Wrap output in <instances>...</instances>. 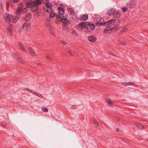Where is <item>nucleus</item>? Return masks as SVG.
Instances as JSON below:
<instances>
[{
    "label": "nucleus",
    "instance_id": "44",
    "mask_svg": "<svg viewBox=\"0 0 148 148\" xmlns=\"http://www.w3.org/2000/svg\"><path fill=\"white\" fill-rule=\"evenodd\" d=\"M76 106H75L73 105L72 106V107H71V109H75L76 108Z\"/></svg>",
    "mask_w": 148,
    "mask_h": 148
},
{
    "label": "nucleus",
    "instance_id": "6",
    "mask_svg": "<svg viewBox=\"0 0 148 148\" xmlns=\"http://www.w3.org/2000/svg\"><path fill=\"white\" fill-rule=\"evenodd\" d=\"M13 28L12 25L11 24H10L7 27L8 33L10 34V36H11L12 34Z\"/></svg>",
    "mask_w": 148,
    "mask_h": 148
},
{
    "label": "nucleus",
    "instance_id": "28",
    "mask_svg": "<svg viewBox=\"0 0 148 148\" xmlns=\"http://www.w3.org/2000/svg\"><path fill=\"white\" fill-rule=\"evenodd\" d=\"M41 110L42 111L44 112H47L49 110L48 108L45 107H42L41 108Z\"/></svg>",
    "mask_w": 148,
    "mask_h": 148
},
{
    "label": "nucleus",
    "instance_id": "39",
    "mask_svg": "<svg viewBox=\"0 0 148 148\" xmlns=\"http://www.w3.org/2000/svg\"><path fill=\"white\" fill-rule=\"evenodd\" d=\"M120 43L123 45H125L126 44L125 42L123 41H120Z\"/></svg>",
    "mask_w": 148,
    "mask_h": 148
},
{
    "label": "nucleus",
    "instance_id": "33",
    "mask_svg": "<svg viewBox=\"0 0 148 148\" xmlns=\"http://www.w3.org/2000/svg\"><path fill=\"white\" fill-rule=\"evenodd\" d=\"M46 58L47 59L49 60V61H51V58L49 55L48 54L46 56Z\"/></svg>",
    "mask_w": 148,
    "mask_h": 148
},
{
    "label": "nucleus",
    "instance_id": "51",
    "mask_svg": "<svg viewBox=\"0 0 148 148\" xmlns=\"http://www.w3.org/2000/svg\"><path fill=\"white\" fill-rule=\"evenodd\" d=\"M85 32H88L89 31H88V30H86V31H85Z\"/></svg>",
    "mask_w": 148,
    "mask_h": 148
},
{
    "label": "nucleus",
    "instance_id": "12",
    "mask_svg": "<svg viewBox=\"0 0 148 148\" xmlns=\"http://www.w3.org/2000/svg\"><path fill=\"white\" fill-rule=\"evenodd\" d=\"M61 21L63 23V25H69L70 23L69 21L65 18H62L61 20Z\"/></svg>",
    "mask_w": 148,
    "mask_h": 148
},
{
    "label": "nucleus",
    "instance_id": "1",
    "mask_svg": "<svg viewBox=\"0 0 148 148\" xmlns=\"http://www.w3.org/2000/svg\"><path fill=\"white\" fill-rule=\"evenodd\" d=\"M42 0H32L26 2L25 4L27 8H31V10L33 12H35L38 10V5H40L42 3Z\"/></svg>",
    "mask_w": 148,
    "mask_h": 148
},
{
    "label": "nucleus",
    "instance_id": "9",
    "mask_svg": "<svg viewBox=\"0 0 148 148\" xmlns=\"http://www.w3.org/2000/svg\"><path fill=\"white\" fill-rule=\"evenodd\" d=\"M32 17V16L30 14H27L25 17H22V19L23 20H25L28 21L30 20Z\"/></svg>",
    "mask_w": 148,
    "mask_h": 148
},
{
    "label": "nucleus",
    "instance_id": "50",
    "mask_svg": "<svg viewBox=\"0 0 148 148\" xmlns=\"http://www.w3.org/2000/svg\"><path fill=\"white\" fill-rule=\"evenodd\" d=\"M110 54V55H112V56H115L113 54V53H111Z\"/></svg>",
    "mask_w": 148,
    "mask_h": 148
},
{
    "label": "nucleus",
    "instance_id": "8",
    "mask_svg": "<svg viewBox=\"0 0 148 148\" xmlns=\"http://www.w3.org/2000/svg\"><path fill=\"white\" fill-rule=\"evenodd\" d=\"M23 4H20L19 5L18 8L16 12V14L17 15H19L21 12L22 8L23 7Z\"/></svg>",
    "mask_w": 148,
    "mask_h": 148
},
{
    "label": "nucleus",
    "instance_id": "34",
    "mask_svg": "<svg viewBox=\"0 0 148 148\" xmlns=\"http://www.w3.org/2000/svg\"><path fill=\"white\" fill-rule=\"evenodd\" d=\"M128 30L127 29H122L121 31V34L122 32H126Z\"/></svg>",
    "mask_w": 148,
    "mask_h": 148
},
{
    "label": "nucleus",
    "instance_id": "48",
    "mask_svg": "<svg viewBox=\"0 0 148 148\" xmlns=\"http://www.w3.org/2000/svg\"><path fill=\"white\" fill-rule=\"evenodd\" d=\"M63 5V4L62 3H60V6L61 7Z\"/></svg>",
    "mask_w": 148,
    "mask_h": 148
},
{
    "label": "nucleus",
    "instance_id": "19",
    "mask_svg": "<svg viewBox=\"0 0 148 148\" xmlns=\"http://www.w3.org/2000/svg\"><path fill=\"white\" fill-rule=\"evenodd\" d=\"M101 17L100 15H95L94 18V20L97 22H99L101 20Z\"/></svg>",
    "mask_w": 148,
    "mask_h": 148
},
{
    "label": "nucleus",
    "instance_id": "3",
    "mask_svg": "<svg viewBox=\"0 0 148 148\" xmlns=\"http://www.w3.org/2000/svg\"><path fill=\"white\" fill-rule=\"evenodd\" d=\"M119 21L115 19H110L108 21V25H110L113 28L119 26Z\"/></svg>",
    "mask_w": 148,
    "mask_h": 148
},
{
    "label": "nucleus",
    "instance_id": "27",
    "mask_svg": "<svg viewBox=\"0 0 148 148\" xmlns=\"http://www.w3.org/2000/svg\"><path fill=\"white\" fill-rule=\"evenodd\" d=\"M16 60L17 61L21 63L24 64V61L21 58L18 57L16 58Z\"/></svg>",
    "mask_w": 148,
    "mask_h": 148
},
{
    "label": "nucleus",
    "instance_id": "23",
    "mask_svg": "<svg viewBox=\"0 0 148 148\" xmlns=\"http://www.w3.org/2000/svg\"><path fill=\"white\" fill-rule=\"evenodd\" d=\"M119 16V12L115 10V12H114V13L113 16L115 18H116L118 17Z\"/></svg>",
    "mask_w": 148,
    "mask_h": 148
},
{
    "label": "nucleus",
    "instance_id": "16",
    "mask_svg": "<svg viewBox=\"0 0 148 148\" xmlns=\"http://www.w3.org/2000/svg\"><path fill=\"white\" fill-rule=\"evenodd\" d=\"M18 45L19 47L20 48L21 50L23 51V52H26V51L25 49L24 48V47L22 43L20 42H18Z\"/></svg>",
    "mask_w": 148,
    "mask_h": 148
},
{
    "label": "nucleus",
    "instance_id": "42",
    "mask_svg": "<svg viewBox=\"0 0 148 148\" xmlns=\"http://www.w3.org/2000/svg\"><path fill=\"white\" fill-rule=\"evenodd\" d=\"M61 42L62 43H63L64 44H67V42H66L65 41H63V40L61 41Z\"/></svg>",
    "mask_w": 148,
    "mask_h": 148
},
{
    "label": "nucleus",
    "instance_id": "38",
    "mask_svg": "<svg viewBox=\"0 0 148 148\" xmlns=\"http://www.w3.org/2000/svg\"><path fill=\"white\" fill-rule=\"evenodd\" d=\"M121 9L123 12H125L127 10V9L125 8H122Z\"/></svg>",
    "mask_w": 148,
    "mask_h": 148
},
{
    "label": "nucleus",
    "instance_id": "13",
    "mask_svg": "<svg viewBox=\"0 0 148 148\" xmlns=\"http://www.w3.org/2000/svg\"><path fill=\"white\" fill-rule=\"evenodd\" d=\"M30 25L27 22L25 23L22 25V28L25 29H27L29 28Z\"/></svg>",
    "mask_w": 148,
    "mask_h": 148
},
{
    "label": "nucleus",
    "instance_id": "40",
    "mask_svg": "<svg viewBox=\"0 0 148 148\" xmlns=\"http://www.w3.org/2000/svg\"><path fill=\"white\" fill-rule=\"evenodd\" d=\"M21 11L23 13H24L25 12H26L27 11H26V9L25 8V10H21Z\"/></svg>",
    "mask_w": 148,
    "mask_h": 148
},
{
    "label": "nucleus",
    "instance_id": "47",
    "mask_svg": "<svg viewBox=\"0 0 148 148\" xmlns=\"http://www.w3.org/2000/svg\"><path fill=\"white\" fill-rule=\"evenodd\" d=\"M51 34L52 35H53L54 36H55V34L54 32H52L51 33Z\"/></svg>",
    "mask_w": 148,
    "mask_h": 148
},
{
    "label": "nucleus",
    "instance_id": "24",
    "mask_svg": "<svg viewBox=\"0 0 148 148\" xmlns=\"http://www.w3.org/2000/svg\"><path fill=\"white\" fill-rule=\"evenodd\" d=\"M88 25L91 30H93L95 29V26L93 23L90 24L88 23Z\"/></svg>",
    "mask_w": 148,
    "mask_h": 148
},
{
    "label": "nucleus",
    "instance_id": "11",
    "mask_svg": "<svg viewBox=\"0 0 148 148\" xmlns=\"http://www.w3.org/2000/svg\"><path fill=\"white\" fill-rule=\"evenodd\" d=\"M95 25L97 26H101L102 25H108V21L104 22H97L96 23Z\"/></svg>",
    "mask_w": 148,
    "mask_h": 148
},
{
    "label": "nucleus",
    "instance_id": "30",
    "mask_svg": "<svg viewBox=\"0 0 148 148\" xmlns=\"http://www.w3.org/2000/svg\"><path fill=\"white\" fill-rule=\"evenodd\" d=\"M24 89L25 90H26L29 91V92H30L32 94H33L34 93V91L32 90L31 89H29L28 88H25Z\"/></svg>",
    "mask_w": 148,
    "mask_h": 148
},
{
    "label": "nucleus",
    "instance_id": "29",
    "mask_svg": "<svg viewBox=\"0 0 148 148\" xmlns=\"http://www.w3.org/2000/svg\"><path fill=\"white\" fill-rule=\"evenodd\" d=\"M136 126L139 129H141L143 128V125L140 124H137L136 125Z\"/></svg>",
    "mask_w": 148,
    "mask_h": 148
},
{
    "label": "nucleus",
    "instance_id": "35",
    "mask_svg": "<svg viewBox=\"0 0 148 148\" xmlns=\"http://www.w3.org/2000/svg\"><path fill=\"white\" fill-rule=\"evenodd\" d=\"M45 25L47 27H49L50 26V24L48 22H46L45 23Z\"/></svg>",
    "mask_w": 148,
    "mask_h": 148
},
{
    "label": "nucleus",
    "instance_id": "41",
    "mask_svg": "<svg viewBox=\"0 0 148 148\" xmlns=\"http://www.w3.org/2000/svg\"><path fill=\"white\" fill-rule=\"evenodd\" d=\"M2 124L3 126H5L6 125L7 123L5 122H3L2 123Z\"/></svg>",
    "mask_w": 148,
    "mask_h": 148
},
{
    "label": "nucleus",
    "instance_id": "2",
    "mask_svg": "<svg viewBox=\"0 0 148 148\" xmlns=\"http://www.w3.org/2000/svg\"><path fill=\"white\" fill-rule=\"evenodd\" d=\"M19 18V16L16 17L7 13H5L4 16V19L6 22H13L16 23Z\"/></svg>",
    "mask_w": 148,
    "mask_h": 148
},
{
    "label": "nucleus",
    "instance_id": "7",
    "mask_svg": "<svg viewBox=\"0 0 148 148\" xmlns=\"http://www.w3.org/2000/svg\"><path fill=\"white\" fill-rule=\"evenodd\" d=\"M127 6L130 8H132L135 6V2L133 0H130L127 3Z\"/></svg>",
    "mask_w": 148,
    "mask_h": 148
},
{
    "label": "nucleus",
    "instance_id": "46",
    "mask_svg": "<svg viewBox=\"0 0 148 148\" xmlns=\"http://www.w3.org/2000/svg\"><path fill=\"white\" fill-rule=\"evenodd\" d=\"M56 18L57 19H58L60 18V16L59 15H57Z\"/></svg>",
    "mask_w": 148,
    "mask_h": 148
},
{
    "label": "nucleus",
    "instance_id": "22",
    "mask_svg": "<svg viewBox=\"0 0 148 148\" xmlns=\"http://www.w3.org/2000/svg\"><path fill=\"white\" fill-rule=\"evenodd\" d=\"M68 12L71 15H73L75 14V12L74 10L71 8H69L68 9Z\"/></svg>",
    "mask_w": 148,
    "mask_h": 148
},
{
    "label": "nucleus",
    "instance_id": "54",
    "mask_svg": "<svg viewBox=\"0 0 148 148\" xmlns=\"http://www.w3.org/2000/svg\"><path fill=\"white\" fill-rule=\"evenodd\" d=\"M2 37V36L1 35H0V38Z\"/></svg>",
    "mask_w": 148,
    "mask_h": 148
},
{
    "label": "nucleus",
    "instance_id": "37",
    "mask_svg": "<svg viewBox=\"0 0 148 148\" xmlns=\"http://www.w3.org/2000/svg\"><path fill=\"white\" fill-rule=\"evenodd\" d=\"M132 86H135L136 87H137V88H141V86L138 85L136 84H135V85H132Z\"/></svg>",
    "mask_w": 148,
    "mask_h": 148
},
{
    "label": "nucleus",
    "instance_id": "43",
    "mask_svg": "<svg viewBox=\"0 0 148 148\" xmlns=\"http://www.w3.org/2000/svg\"><path fill=\"white\" fill-rule=\"evenodd\" d=\"M72 34H76V32L74 30H73L72 32Z\"/></svg>",
    "mask_w": 148,
    "mask_h": 148
},
{
    "label": "nucleus",
    "instance_id": "26",
    "mask_svg": "<svg viewBox=\"0 0 148 148\" xmlns=\"http://www.w3.org/2000/svg\"><path fill=\"white\" fill-rule=\"evenodd\" d=\"M55 15L56 14L52 11L50 14L49 17L50 18H53L55 16Z\"/></svg>",
    "mask_w": 148,
    "mask_h": 148
},
{
    "label": "nucleus",
    "instance_id": "4",
    "mask_svg": "<svg viewBox=\"0 0 148 148\" xmlns=\"http://www.w3.org/2000/svg\"><path fill=\"white\" fill-rule=\"evenodd\" d=\"M52 4L51 3H47L43 7V9L44 11L49 12L52 10Z\"/></svg>",
    "mask_w": 148,
    "mask_h": 148
},
{
    "label": "nucleus",
    "instance_id": "18",
    "mask_svg": "<svg viewBox=\"0 0 148 148\" xmlns=\"http://www.w3.org/2000/svg\"><path fill=\"white\" fill-rule=\"evenodd\" d=\"M115 10L114 9H112L109 10L108 12V14L109 16H113L114 13L115 12Z\"/></svg>",
    "mask_w": 148,
    "mask_h": 148
},
{
    "label": "nucleus",
    "instance_id": "52",
    "mask_svg": "<svg viewBox=\"0 0 148 148\" xmlns=\"http://www.w3.org/2000/svg\"><path fill=\"white\" fill-rule=\"evenodd\" d=\"M116 130L118 132L119 131L118 128H116Z\"/></svg>",
    "mask_w": 148,
    "mask_h": 148
},
{
    "label": "nucleus",
    "instance_id": "14",
    "mask_svg": "<svg viewBox=\"0 0 148 148\" xmlns=\"http://www.w3.org/2000/svg\"><path fill=\"white\" fill-rule=\"evenodd\" d=\"M121 85H123L124 86H132L134 85L135 83L133 82H122L121 83Z\"/></svg>",
    "mask_w": 148,
    "mask_h": 148
},
{
    "label": "nucleus",
    "instance_id": "20",
    "mask_svg": "<svg viewBox=\"0 0 148 148\" xmlns=\"http://www.w3.org/2000/svg\"><path fill=\"white\" fill-rule=\"evenodd\" d=\"M58 11L59 14L61 15H63L64 14V11L63 9L60 8H58Z\"/></svg>",
    "mask_w": 148,
    "mask_h": 148
},
{
    "label": "nucleus",
    "instance_id": "32",
    "mask_svg": "<svg viewBox=\"0 0 148 148\" xmlns=\"http://www.w3.org/2000/svg\"><path fill=\"white\" fill-rule=\"evenodd\" d=\"M63 27L64 30H66L68 32V28L66 25H63Z\"/></svg>",
    "mask_w": 148,
    "mask_h": 148
},
{
    "label": "nucleus",
    "instance_id": "49",
    "mask_svg": "<svg viewBox=\"0 0 148 148\" xmlns=\"http://www.w3.org/2000/svg\"><path fill=\"white\" fill-rule=\"evenodd\" d=\"M36 64H38V65H40L41 64H40V63H38H38H36Z\"/></svg>",
    "mask_w": 148,
    "mask_h": 148
},
{
    "label": "nucleus",
    "instance_id": "10",
    "mask_svg": "<svg viewBox=\"0 0 148 148\" xmlns=\"http://www.w3.org/2000/svg\"><path fill=\"white\" fill-rule=\"evenodd\" d=\"M112 28H113V27H110L109 26H107L105 28L104 33L106 34H108L110 33L112 31Z\"/></svg>",
    "mask_w": 148,
    "mask_h": 148
},
{
    "label": "nucleus",
    "instance_id": "55",
    "mask_svg": "<svg viewBox=\"0 0 148 148\" xmlns=\"http://www.w3.org/2000/svg\"><path fill=\"white\" fill-rule=\"evenodd\" d=\"M46 1H50V0H46Z\"/></svg>",
    "mask_w": 148,
    "mask_h": 148
},
{
    "label": "nucleus",
    "instance_id": "25",
    "mask_svg": "<svg viewBox=\"0 0 148 148\" xmlns=\"http://www.w3.org/2000/svg\"><path fill=\"white\" fill-rule=\"evenodd\" d=\"M33 94L34 95H36V96H37L40 98H43V97L42 95L41 94H39L35 91H34V93Z\"/></svg>",
    "mask_w": 148,
    "mask_h": 148
},
{
    "label": "nucleus",
    "instance_id": "45",
    "mask_svg": "<svg viewBox=\"0 0 148 148\" xmlns=\"http://www.w3.org/2000/svg\"><path fill=\"white\" fill-rule=\"evenodd\" d=\"M108 104L110 105L111 106V105H112V102L111 101H108Z\"/></svg>",
    "mask_w": 148,
    "mask_h": 148
},
{
    "label": "nucleus",
    "instance_id": "17",
    "mask_svg": "<svg viewBox=\"0 0 148 148\" xmlns=\"http://www.w3.org/2000/svg\"><path fill=\"white\" fill-rule=\"evenodd\" d=\"M80 18L82 20H86L88 18V15L84 14L80 16Z\"/></svg>",
    "mask_w": 148,
    "mask_h": 148
},
{
    "label": "nucleus",
    "instance_id": "53",
    "mask_svg": "<svg viewBox=\"0 0 148 148\" xmlns=\"http://www.w3.org/2000/svg\"><path fill=\"white\" fill-rule=\"evenodd\" d=\"M1 8H2L3 6H2V4H1Z\"/></svg>",
    "mask_w": 148,
    "mask_h": 148
},
{
    "label": "nucleus",
    "instance_id": "31",
    "mask_svg": "<svg viewBox=\"0 0 148 148\" xmlns=\"http://www.w3.org/2000/svg\"><path fill=\"white\" fill-rule=\"evenodd\" d=\"M93 122L94 123L95 125L96 126H98L99 124L97 121L96 119H94L93 120Z\"/></svg>",
    "mask_w": 148,
    "mask_h": 148
},
{
    "label": "nucleus",
    "instance_id": "21",
    "mask_svg": "<svg viewBox=\"0 0 148 148\" xmlns=\"http://www.w3.org/2000/svg\"><path fill=\"white\" fill-rule=\"evenodd\" d=\"M28 49L30 53L32 56H34L36 55L35 53L31 47H29Z\"/></svg>",
    "mask_w": 148,
    "mask_h": 148
},
{
    "label": "nucleus",
    "instance_id": "15",
    "mask_svg": "<svg viewBox=\"0 0 148 148\" xmlns=\"http://www.w3.org/2000/svg\"><path fill=\"white\" fill-rule=\"evenodd\" d=\"M88 40L91 42H95L96 40V38L93 36H90L88 37Z\"/></svg>",
    "mask_w": 148,
    "mask_h": 148
},
{
    "label": "nucleus",
    "instance_id": "5",
    "mask_svg": "<svg viewBox=\"0 0 148 148\" xmlns=\"http://www.w3.org/2000/svg\"><path fill=\"white\" fill-rule=\"evenodd\" d=\"M88 22H83L82 23H80L79 25L82 29H83L84 28L86 29L88 27Z\"/></svg>",
    "mask_w": 148,
    "mask_h": 148
},
{
    "label": "nucleus",
    "instance_id": "36",
    "mask_svg": "<svg viewBox=\"0 0 148 148\" xmlns=\"http://www.w3.org/2000/svg\"><path fill=\"white\" fill-rule=\"evenodd\" d=\"M66 51L68 53H69L71 56H73L71 51L69 49H67Z\"/></svg>",
    "mask_w": 148,
    "mask_h": 148
}]
</instances>
